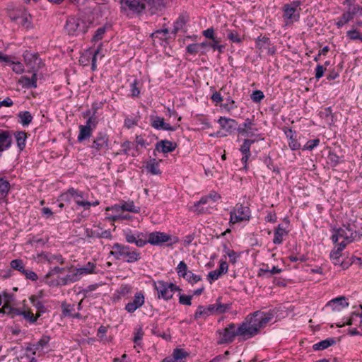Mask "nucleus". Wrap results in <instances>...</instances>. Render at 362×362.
<instances>
[{
  "instance_id": "nucleus-62",
  "label": "nucleus",
  "mask_w": 362,
  "mask_h": 362,
  "mask_svg": "<svg viewBox=\"0 0 362 362\" xmlns=\"http://www.w3.org/2000/svg\"><path fill=\"white\" fill-rule=\"evenodd\" d=\"M74 310V306L69 304H64L62 305V313L65 317H71L72 312Z\"/></svg>"
},
{
  "instance_id": "nucleus-15",
  "label": "nucleus",
  "mask_w": 362,
  "mask_h": 362,
  "mask_svg": "<svg viewBox=\"0 0 362 362\" xmlns=\"http://www.w3.org/2000/svg\"><path fill=\"white\" fill-rule=\"evenodd\" d=\"M108 145V136L105 134L100 132L94 139L90 148L93 149V153L96 155L99 153L102 150L107 148Z\"/></svg>"
},
{
  "instance_id": "nucleus-27",
  "label": "nucleus",
  "mask_w": 362,
  "mask_h": 362,
  "mask_svg": "<svg viewBox=\"0 0 362 362\" xmlns=\"http://www.w3.org/2000/svg\"><path fill=\"white\" fill-rule=\"evenodd\" d=\"M176 148V144L168 140H163L156 145V150L163 153H168L173 151Z\"/></svg>"
},
{
  "instance_id": "nucleus-9",
  "label": "nucleus",
  "mask_w": 362,
  "mask_h": 362,
  "mask_svg": "<svg viewBox=\"0 0 362 362\" xmlns=\"http://www.w3.org/2000/svg\"><path fill=\"white\" fill-rule=\"evenodd\" d=\"M122 235L127 243L134 244L139 247H143L147 245V233L133 230L127 228L122 230Z\"/></svg>"
},
{
  "instance_id": "nucleus-16",
  "label": "nucleus",
  "mask_w": 362,
  "mask_h": 362,
  "mask_svg": "<svg viewBox=\"0 0 362 362\" xmlns=\"http://www.w3.org/2000/svg\"><path fill=\"white\" fill-rule=\"evenodd\" d=\"M150 121L151 126L157 130H166V131H175L180 125L171 126L170 124L165 123L164 119L158 117L151 115L150 117Z\"/></svg>"
},
{
  "instance_id": "nucleus-56",
  "label": "nucleus",
  "mask_w": 362,
  "mask_h": 362,
  "mask_svg": "<svg viewBox=\"0 0 362 362\" xmlns=\"http://www.w3.org/2000/svg\"><path fill=\"white\" fill-rule=\"evenodd\" d=\"M106 32V27L103 26L99 28L96 31L95 35L93 36L92 41L97 42L102 40L104 37V35Z\"/></svg>"
},
{
  "instance_id": "nucleus-22",
  "label": "nucleus",
  "mask_w": 362,
  "mask_h": 362,
  "mask_svg": "<svg viewBox=\"0 0 362 362\" xmlns=\"http://www.w3.org/2000/svg\"><path fill=\"white\" fill-rule=\"evenodd\" d=\"M218 123L220 124L221 129L228 134L231 133L237 125V122L235 119L226 117H220Z\"/></svg>"
},
{
  "instance_id": "nucleus-23",
  "label": "nucleus",
  "mask_w": 362,
  "mask_h": 362,
  "mask_svg": "<svg viewBox=\"0 0 362 362\" xmlns=\"http://www.w3.org/2000/svg\"><path fill=\"white\" fill-rule=\"evenodd\" d=\"M67 271L69 274L59 279V281L63 285H66L71 283L76 282L81 279V277L76 270V268L69 267Z\"/></svg>"
},
{
  "instance_id": "nucleus-2",
  "label": "nucleus",
  "mask_w": 362,
  "mask_h": 362,
  "mask_svg": "<svg viewBox=\"0 0 362 362\" xmlns=\"http://www.w3.org/2000/svg\"><path fill=\"white\" fill-rule=\"evenodd\" d=\"M110 253L115 259H124L128 263L135 262L141 258V254L136 250L118 243L112 246V250Z\"/></svg>"
},
{
  "instance_id": "nucleus-55",
  "label": "nucleus",
  "mask_w": 362,
  "mask_h": 362,
  "mask_svg": "<svg viewBox=\"0 0 362 362\" xmlns=\"http://www.w3.org/2000/svg\"><path fill=\"white\" fill-rule=\"evenodd\" d=\"M186 281H187L191 284H194L199 281L202 279V277L199 275H197L194 274L192 272L189 271L187 274L183 277Z\"/></svg>"
},
{
  "instance_id": "nucleus-40",
  "label": "nucleus",
  "mask_w": 362,
  "mask_h": 362,
  "mask_svg": "<svg viewBox=\"0 0 362 362\" xmlns=\"http://www.w3.org/2000/svg\"><path fill=\"white\" fill-rule=\"evenodd\" d=\"M10 190V183L6 180L0 178V199H4Z\"/></svg>"
},
{
  "instance_id": "nucleus-43",
  "label": "nucleus",
  "mask_w": 362,
  "mask_h": 362,
  "mask_svg": "<svg viewBox=\"0 0 362 362\" xmlns=\"http://www.w3.org/2000/svg\"><path fill=\"white\" fill-rule=\"evenodd\" d=\"M334 343V340L333 339H327L315 344L313 345V349L314 350H324L332 346Z\"/></svg>"
},
{
  "instance_id": "nucleus-17",
  "label": "nucleus",
  "mask_w": 362,
  "mask_h": 362,
  "mask_svg": "<svg viewBox=\"0 0 362 362\" xmlns=\"http://www.w3.org/2000/svg\"><path fill=\"white\" fill-rule=\"evenodd\" d=\"M102 47V44H100L98 49L95 51L94 54L93 55V52L90 49H86L81 56L79 62L83 64L87 65L91 59L92 62V69L94 71L96 69V59L98 55L100 54V51Z\"/></svg>"
},
{
  "instance_id": "nucleus-52",
  "label": "nucleus",
  "mask_w": 362,
  "mask_h": 362,
  "mask_svg": "<svg viewBox=\"0 0 362 362\" xmlns=\"http://www.w3.org/2000/svg\"><path fill=\"white\" fill-rule=\"evenodd\" d=\"M19 117L21 119V123L23 126H28L33 119L31 114L28 111L20 112Z\"/></svg>"
},
{
  "instance_id": "nucleus-25",
  "label": "nucleus",
  "mask_w": 362,
  "mask_h": 362,
  "mask_svg": "<svg viewBox=\"0 0 362 362\" xmlns=\"http://www.w3.org/2000/svg\"><path fill=\"white\" fill-rule=\"evenodd\" d=\"M288 234V230L286 228L284 227L282 225L279 224L275 228L274 232V239L273 243L275 245H280L283 243L284 239Z\"/></svg>"
},
{
  "instance_id": "nucleus-33",
  "label": "nucleus",
  "mask_w": 362,
  "mask_h": 362,
  "mask_svg": "<svg viewBox=\"0 0 362 362\" xmlns=\"http://www.w3.org/2000/svg\"><path fill=\"white\" fill-rule=\"evenodd\" d=\"M78 128L79 133L77 137L78 141L81 142L91 136L93 132L91 128L83 127V125H79Z\"/></svg>"
},
{
  "instance_id": "nucleus-51",
  "label": "nucleus",
  "mask_w": 362,
  "mask_h": 362,
  "mask_svg": "<svg viewBox=\"0 0 362 362\" xmlns=\"http://www.w3.org/2000/svg\"><path fill=\"white\" fill-rule=\"evenodd\" d=\"M176 272L180 277H185L189 272L185 262L180 261L176 267Z\"/></svg>"
},
{
  "instance_id": "nucleus-32",
  "label": "nucleus",
  "mask_w": 362,
  "mask_h": 362,
  "mask_svg": "<svg viewBox=\"0 0 362 362\" xmlns=\"http://www.w3.org/2000/svg\"><path fill=\"white\" fill-rule=\"evenodd\" d=\"M286 137L288 139V146L293 151L298 150L300 148V144L297 141L294 136L295 132L292 129H288L285 132Z\"/></svg>"
},
{
  "instance_id": "nucleus-57",
  "label": "nucleus",
  "mask_w": 362,
  "mask_h": 362,
  "mask_svg": "<svg viewBox=\"0 0 362 362\" xmlns=\"http://www.w3.org/2000/svg\"><path fill=\"white\" fill-rule=\"evenodd\" d=\"M168 33H169V31L168 29H166V28L161 29V30H156V32H154L152 34V36L154 38H159L162 40H166Z\"/></svg>"
},
{
  "instance_id": "nucleus-7",
  "label": "nucleus",
  "mask_w": 362,
  "mask_h": 362,
  "mask_svg": "<svg viewBox=\"0 0 362 362\" xmlns=\"http://www.w3.org/2000/svg\"><path fill=\"white\" fill-rule=\"evenodd\" d=\"M88 25L83 19L77 17H69L65 25V30L69 35L78 36L88 30Z\"/></svg>"
},
{
  "instance_id": "nucleus-1",
  "label": "nucleus",
  "mask_w": 362,
  "mask_h": 362,
  "mask_svg": "<svg viewBox=\"0 0 362 362\" xmlns=\"http://www.w3.org/2000/svg\"><path fill=\"white\" fill-rule=\"evenodd\" d=\"M273 318L270 313L255 312L237 326L238 337L247 340L256 336Z\"/></svg>"
},
{
  "instance_id": "nucleus-4",
  "label": "nucleus",
  "mask_w": 362,
  "mask_h": 362,
  "mask_svg": "<svg viewBox=\"0 0 362 362\" xmlns=\"http://www.w3.org/2000/svg\"><path fill=\"white\" fill-rule=\"evenodd\" d=\"M259 128L256 123L251 119H246L245 122L238 128L240 134L249 137L255 142L264 140V136L259 133Z\"/></svg>"
},
{
  "instance_id": "nucleus-29",
  "label": "nucleus",
  "mask_w": 362,
  "mask_h": 362,
  "mask_svg": "<svg viewBox=\"0 0 362 362\" xmlns=\"http://www.w3.org/2000/svg\"><path fill=\"white\" fill-rule=\"evenodd\" d=\"M346 247L345 243H339L330 252V258L334 264H340L341 252Z\"/></svg>"
},
{
  "instance_id": "nucleus-6",
  "label": "nucleus",
  "mask_w": 362,
  "mask_h": 362,
  "mask_svg": "<svg viewBox=\"0 0 362 362\" xmlns=\"http://www.w3.org/2000/svg\"><path fill=\"white\" fill-rule=\"evenodd\" d=\"M344 5H347L348 8L340 18L337 19L335 25L337 28H341L345 24L352 21L355 16H362L361 6L351 4L350 0H345Z\"/></svg>"
},
{
  "instance_id": "nucleus-10",
  "label": "nucleus",
  "mask_w": 362,
  "mask_h": 362,
  "mask_svg": "<svg viewBox=\"0 0 362 362\" xmlns=\"http://www.w3.org/2000/svg\"><path fill=\"white\" fill-rule=\"evenodd\" d=\"M301 2L300 1H293L291 4H285L283 7V17L286 24L297 22L300 18Z\"/></svg>"
},
{
  "instance_id": "nucleus-39",
  "label": "nucleus",
  "mask_w": 362,
  "mask_h": 362,
  "mask_svg": "<svg viewBox=\"0 0 362 362\" xmlns=\"http://www.w3.org/2000/svg\"><path fill=\"white\" fill-rule=\"evenodd\" d=\"M106 211H112V214L107 216V218L110 221H113V217L115 216H121L122 214V209L120 204H115L111 206H108L106 208Z\"/></svg>"
},
{
  "instance_id": "nucleus-12",
  "label": "nucleus",
  "mask_w": 362,
  "mask_h": 362,
  "mask_svg": "<svg viewBox=\"0 0 362 362\" xmlns=\"http://www.w3.org/2000/svg\"><path fill=\"white\" fill-rule=\"evenodd\" d=\"M10 18L23 29L32 27L31 16L25 8H18L10 13Z\"/></svg>"
},
{
  "instance_id": "nucleus-38",
  "label": "nucleus",
  "mask_w": 362,
  "mask_h": 362,
  "mask_svg": "<svg viewBox=\"0 0 362 362\" xmlns=\"http://www.w3.org/2000/svg\"><path fill=\"white\" fill-rule=\"evenodd\" d=\"M209 305L205 307L203 305H199L197 307V310L194 313V318H204L211 315V311L209 310Z\"/></svg>"
},
{
  "instance_id": "nucleus-61",
  "label": "nucleus",
  "mask_w": 362,
  "mask_h": 362,
  "mask_svg": "<svg viewBox=\"0 0 362 362\" xmlns=\"http://www.w3.org/2000/svg\"><path fill=\"white\" fill-rule=\"evenodd\" d=\"M264 98V95L261 90H255L251 95V99L255 103H259Z\"/></svg>"
},
{
  "instance_id": "nucleus-50",
  "label": "nucleus",
  "mask_w": 362,
  "mask_h": 362,
  "mask_svg": "<svg viewBox=\"0 0 362 362\" xmlns=\"http://www.w3.org/2000/svg\"><path fill=\"white\" fill-rule=\"evenodd\" d=\"M269 45V40L267 37H258L256 40V47L261 51L263 52L264 49L268 48Z\"/></svg>"
},
{
  "instance_id": "nucleus-14",
  "label": "nucleus",
  "mask_w": 362,
  "mask_h": 362,
  "mask_svg": "<svg viewBox=\"0 0 362 362\" xmlns=\"http://www.w3.org/2000/svg\"><path fill=\"white\" fill-rule=\"evenodd\" d=\"M145 303V295L142 291L134 293L133 299L125 305V310L129 313H134L137 309L141 308Z\"/></svg>"
},
{
  "instance_id": "nucleus-53",
  "label": "nucleus",
  "mask_w": 362,
  "mask_h": 362,
  "mask_svg": "<svg viewBox=\"0 0 362 362\" xmlns=\"http://www.w3.org/2000/svg\"><path fill=\"white\" fill-rule=\"evenodd\" d=\"M346 36L351 40H358L362 42V33L359 32L356 29H351L346 33Z\"/></svg>"
},
{
  "instance_id": "nucleus-49",
  "label": "nucleus",
  "mask_w": 362,
  "mask_h": 362,
  "mask_svg": "<svg viewBox=\"0 0 362 362\" xmlns=\"http://www.w3.org/2000/svg\"><path fill=\"white\" fill-rule=\"evenodd\" d=\"M18 146L23 150L25 146L26 134L23 132H17L15 135Z\"/></svg>"
},
{
  "instance_id": "nucleus-30",
  "label": "nucleus",
  "mask_w": 362,
  "mask_h": 362,
  "mask_svg": "<svg viewBox=\"0 0 362 362\" xmlns=\"http://www.w3.org/2000/svg\"><path fill=\"white\" fill-rule=\"evenodd\" d=\"M11 144V137L8 132L0 131V152L8 149Z\"/></svg>"
},
{
  "instance_id": "nucleus-31",
  "label": "nucleus",
  "mask_w": 362,
  "mask_h": 362,
  "mask_svg": "<svg viewBox=\"0 0 362 362\" xmlns=\"http://www.w3.org/2000/svg\"><path fill=\"white\" fill-rule=\"evenodd\" d=\"M15 313L18 315L23 316L25 319L28 320L30 323H35L37 321V318L40 317V313L34 316L30 310H26L25 308L23 310L16 309Z\"/></svg>"
},
{
  "instance_id": "nucleus-48",
  "label": "nucleus",
  "mask_w": 362,
  "mask_h": 362,
  "mask_svg": "<svg viewBox=\"0 0 362 362\" xmlns=\"http://www.w3.org/2000/svg\"><path fill=\"white\" fill-rule=\"evenodd\" d=\"M255 143V141H252V139H246L243 141V144L241 145L240 148V151L242 153V154H247L251 155L250 153V147L252 144Z\"/></svg>"
},
{
  "instance_id": "nucleus-3",
  "label": "nucleus",
  "mask_w": 362,
  "mask_h": 362,
  "mask_svg": "<svg viewBox=\"0 0 362 362\" xmlns=\"http://www.w3.org/2000/svg\"><path fill=\"white\" fill-rule=\"evenodd\" d=\"M360 238L361 234L350 225L334 229L332 235V240L334 243L342 240L340 243H345L346 246L347 244L359 240Z\"/></svg>"
},
{
  "instance_id": "nucleus-8",
  "label": "nucleus",
  "mask_w": 362,
  "mask_h": 362,
  "mask_svg": "<svg viewBox=\"0 0 362 362\" xmlns=\"http://www.w3.org/2000/svg\"><path fill=\"white\" fill-rule=\"evenodd\" d=\"M153 286L158 293V298L165 300H170L176 291H180L177 285L164 281L154 282Z\"/></svg>"
},
{
  "instance_id": "nucleus-35",
  "label": "nucleus",
  "mask_w": 362,
  "mask_h": 362,
  "mask_svg": "<svg viewBox=\"0 0 362 362\" xmlns=\"http://www.w3.org/2000/svg\"><path fill=\"white\" fill-rule=\"evenodd\" d=\"M209 196L202 197L199 201L195 202L191 206V211L197 214L205 213L206 211L204 209V208L201 207V205L206 204L209 202Z\"/></svg>"
},
{
  "instance_id": "nucleus-13",
  "label": "nucleus",
  "mask_w": 362,
  "mask_h": 362,
  "mask_svg": "<svg viewBox=\"0 0 362 362\" xmlns=\"http://www.w3.org/2000/svg\"><path fill=\"white\" fill-rule=\"evenodd\" d=\"M230 223L235 224L245 221H249L251 211L249 207L242 204H237L230 213Z\"/></svg>"
},
{
  "instance_id": "nucleus-21",
  "label": "nucleus",
  "mask_w": 362,
  "mask_h": 362,
  "mask_svg": "<svg viewBox=\"0 0 362 362\" xmlns=\"http://www.w3.org/2000/svg\"><path fill=\"white\" fill-rule=\"evenodd\" d=\"M37 74L33 73L30 78L28 76H22L18 79V83L22 88H35L37 86Z\"/></svg>"
},
{
  "instance_id": "nucleus-63",
  "label": "nucleus",
  "mask_w": 362,
  "mask_h": 362,
  "mask_svg": "<svg viewBox=\"0 0 362 362\" xmlns=\"http://www.w3.org/2000/svg\"><path fill=\"white\" fill-rule=\"evenodd\" d=\"M222 274L218 269L213 270L208 274V280L211 284L213 281L218 279Z\"/></svg>"
},
{
  "instance_id": "nucleus-54",
  "label": "nucleus",
  "mask_w": 362,
  "mask_h": 362,
  "mask_svg": "<svg viewBox=\"0 0 362 362\" xmlns=\"http://www.w3.org/2000/svg\"><path fill=\"white\" fill-rule=\"evenodd\" d=\"M132 292V287L130 285H122L117 290V293L122 297H126L130 295Z\"/></svg>"
},
{
  "instance_id": "nucleus-44",
  "label": "nucleus",
  "mask_w": 362,
  "mask_h": 362,
  "mask_svg": "<svg viewBox=\"0 0 362 362\" xmlns=\"http://www.w3.org/2000/svg\"><path fill=\"white\" fill-rule=\"evenodd\" d=\"M209 46L214 51H218L219 54L223 52L226 47L224 45L221 44V40L218 37L212 40L209 42Z\"/></svg>"
},
{
  "instance_id": "nucleus-41",
  "label": "nucleus",
  "mask_w": 362,
  "mask_h": 362,
  "mask_svg": "<svg viewBox=\"0 0 362 362\" xmlns=\"http://www.w3.org/2000/svg\"><path fill=\"white\" fill-rule=\"evenodd\" d=\"M227 37L229 40L234 43H241L242 37L238 31L235 30L227 29Z\"/></svg>"
},
{
  "instance_id": "nucleus-60",
  "label": "nucleus",
  "mask_w": 362,
  "mask_h": 362,
  "mask_svg": "<svg viewBox=\"0 0 362 362\" xmlns=\"http://www.w3.org/2000/svg\"><path fill=\"white\" fill-rule=\"evenodd\" d=\"M192 296L185 295L180 293L179 295V303L181 305H191L192 304Z\"/></svg>"
},
{
  "instance_id": "nucleus-59",
  "label": "nucleus",
  "mask_w": 362,
  "mask_h": 362,
  "mask_svg": "<svg viewBox=\"0 0 362 362\" xmlns=\"http://www.w3.org/2000/svg\"><path fill=\"white\" fill-rule=\"evenodd\" d=\"M320 144V139H315L313 140H310L307 141V143L303 146V150L312 151L315 148H316Z\"/></svg>"
},
{
  "instance_id": "nucleus-37",
  "label": "nucleus",
  "mask_w": 362,
  "mask_h": 362,
  "mask_svg": "<svg viewBox=\"0 0 362 362\" xmlns=\"http://www.w3.org/2000/svg\"><path fill=\"white\" fill-rule=\"evenodd\" d=\"M121 207L123 211H128L132 213H139L140 208L139 206H135L134 203L132 201L124 202L120 204Z\"/></svg>"
},
{
  "instance_id": "nucleus-18",
  "label": "nucleus",
  "mask_w": 362,
  "mask_h": 362,
  "mask_svg": "<svg viewBox=\"0 0 362 362\" xmlns=\"http://www.w3.org/2000/svg\"><path fill=\"white\" fill-rule=\"evenodd\" d=\"M349 303L344 296H339L330 300L327 303L326 307L329 308L333 312H340L348 308Z\"/></svg>"
},
{
  "instance_id": "nucleus-19",
  "label": "nucleus",
  "mask_w": 362,
  "mask_h": 362,
  "mask_svg": "<svg viewBox=\"0 0 362 362\" xmlns=\"http://www.w3.org/2000/svg\"><path fill=\"white\" fill-rule=\"evenodd\" d=\"M120 4L122 9H129L134 13H140L145 8L144 4L139 0H121Z\"/></svg>"
},
{
  "instance_id": "nucleus-45",
  "label": "nucleus",
  "mask_w": 362,
  "mask_h": 362,
  "mask_svg": "<svg viewBox=\"0 0 362 362\" xmlns=\"http://www.w3.org/2000/svg\"><path fill=\"white\" fill-rule=\"evenodd\" d=\"M107 331V329L105 326H100L98 329L97 336L100 339V341L103 344H106L111 341V339L106 336Z\"/></svg>"
},
{
  "instance_id": "nucleus-26",
  "label": "nucleus",
  "mask_w": 362,
  "mask_h": 362,
  "mask_svg": "<svg viewBox=\"0 0 362 362\" xmlns=\"http://www.w3.org/2000/svg\"><path fill=\"white\" fill-rule=\"evenodd\" d=\"M187 355L183 349H176L173 351L172 356L165 358L162 362H185Z\"/></svg>"
},
{
  "instance_id": "nucleus-47",
  "label": "nucleus",
  "mask_w": 362,
  "mask_h": 362,
  "mask_svg": "<svg viewBox=\"0 0 362 362\" xmlns=\"http://www.w3.org/2000/svg\"><path fill=\"white\" fill-rule=\"evenodd\" d=\"M73 192L74 188L69 189L66 192L60 195L59 200L66 204H70L73 201L74 198Z\"/></svg>"
},
{
  "instance_id": "nucleus-46",
  "label": "nucleus",
  "mask_w": 362,
  "mask_h": 362,
  "mask_svg": "<svg viewBox=\"0 0 362 362\" xmlns=\"http://www.w3.org/2000/svg\"><path fill=\"white\" fill-rule=\"evenodd\" d=\"M121 147H122V151L124 154H127V155L131 154L132 156H136V153H134V152L131 153V151L132 149H134L135 147V145L134 143L129 141H126L121 144Z\"/></svg>"
},
{
  "instance_id": "nucleus-24",
  "label": "nucleus",
  "mask_w": 362,
  "mask_h": 362,
  "mask_svg": "<svg viewBox=\"0 0 362 362\" xmlns=\"http://www.w3.org/2000/svg\"><path fill=\"white\" fill-rule=\"evenodd\" d=\"M38 260L42 262H59L60 264L64 263V259L60 255H54L50 253L42 252L39 254L37 256Z\"/></svg>"
},
{
  "instance_id": "nucleus-20",
  "label": "nucleus",
  "mask_w": 362,
  "mask_h": 362,
  "mask_svg": "<svg viewBox=\"0 0 362 362\" xmlns=\"http://www.w3.org/2000/svg\"><path fill=\"white\" fill-rule=\"evenodd\" d=\"M230 308V305L222 303L221 298H218L214 304L209 305V310L211 315H221L226 313Z\"/></svg>"
},
{
  "instance_id": "nucleus-28",
  "label": "nucleus",
  "mask_w": 362,
  "mask_h": 362,
  "mask_svg": "<svg viewBox=\"0 0 362 362\" xmlns=\"http://www.w3.org/2000/svg\"><path fill=\"white\" fill-rule=\"evenodd\" d=\"M85 195L86 194L83 192L74 189L73 201L78 206L83 207V209H85V206L89 205Z\"/></svg>"
},
{
  "instance_id": "nucleus-5",
  "label": "nucleus",
  "mask_w": 362,
  "mask_h": 362,
  "mask_svg": "<svg viewBox=\"0 0 362 362\" xmlns=\"http://www.w3.org/2000/svg\"><path fill=\"white\" fill-rule=\"evenodd\" d=\"M147 244L152 245L160 246L165 244L167 246H172L178 243L179 239L170 234L160 231H154L147 233Z\"/></svg>"
},
{
  "instance_id": "nucleus-64",
  "label": "nucleus",
  "mask_w": 362,
  "mask_h": 362,
  "mask_svg": "<svg viewBox=\"0 0 362 362\" xmlns=\"http://www.w3.org/2000/svg\"><path fill=\"white\" fill-rule=\"evenodd\" d=\"M203 36H204L206 38L209 39L211 40L216 38L217 37L215 35V30L213 28H209L206 30H204L202 32Z\"/></svg>"
},
{
  "instance_id": "nucleus-11",
  "label": "nucleus",
  "mask_w": 362,
  "mask_h": 362,
  "mask_svg": "<svg viewBox=\"0 0 362 362\" xmlns=\"http://www.w3.org/2000/svg\"><path fill=\"white\" fill-rule=\"evenodd\" d=\"M217 343L218 344H230L233 341L235 337H238L237 326L230 323L223 329L216 332Z\"/></svg>"
},
{
  "instance_id": "nucleus-42",
  "label": "nucleus",
  "mask_w": 362,
  "mask_h": 362,
  "mask_svg": "<svg viewBox=\"0 0 362 362\" xmlns=\"http://www.w3.org/2000/svg\"><path fill=\"white\" fill-rule=\"evenodd\" d=\"M188 54L195 55L197 54H206V50H201L199 43L190 44L186 47Z\"/></svg>"
},
{
  "instance_id": "nucleus-36",
  "label": "nucleus",
  "mask_w": 362,
  "mask_h": 362,
  "mask_svg": "<svg viewBox=\"0 0 362 362\" xmlns=\"http://www.w3.org/2000/svg\"><path fill=\"white\" fill-rule=\"evenodd\" d=\"M146 168L152 175H160L161 173L159 169V162L154 158L147 162Z\"/></svg>"
},
{
  "instance_id": "nucleus-34",
  "label": "nucleus",
  "mask_w": 362,
  "mask_h": 362,
  "mask_svg": "<svg viewBox=\"0 0 362 362\" xmlns=\"http://www.w3.org/2000/svg\"><path fill=\"white\" fill-rule=\"evenodd\" d=\"M95 269V264L90 262H88L86 265H84L82 267L76 268V270H77L81 279L83 276L94 273Z\"/></svg>"
},
{
  "instance_id": "nucleus-58",
  "label": "nucleus",
  "mask_w": 362,
  "mask_h": 362,
  "mask_svg": "<svg viewBox=\"0 0 362 362\" xmlns=\"http://www.w3.org/2000/svg\"><path fill=\"white\" fill-rule=\"evenodd\" d=\"M11 267L13 269H16L21 272H23L25 270L23 262L21 259H14L11 262Z\"/></svg>"
}]
</instances>
